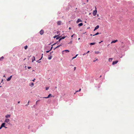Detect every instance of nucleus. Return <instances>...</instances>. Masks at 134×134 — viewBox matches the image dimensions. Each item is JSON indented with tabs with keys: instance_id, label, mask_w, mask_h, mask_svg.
Returning a JSON list of instances; mask_svg holds the SVG:
<instances>
[{
	"instance_id": "nucleus-58",
	"label": "nucleus",
	"mask_w": 134,
	"mask_h": 134,
	"mask_svg": "<svg viewBox=\"0 0 134 134\" xmlns=\"http://www.w3.org/2000/svg\"><path fill=\"white\" fill-rule=\"evenodd\" d=\"M1 86H0V87H1Z\"/></svg>"
},
{
	"instance_id": "nucleus-36",
	"label": "nucleus",
	"mask_w": 134,
	"mask_h": 134,
	"mask_svg": "<svg viewBox=\"0 0 134 134\" xmlns=\"http://www.w3.org/2000/svg\"><path fill=\"white\" fill-rule=\"evenodd\" d=\"M81 88H80L79 90L78 91H80L81 90Z\"/></svg>"
},
{
	"instance_id": "nucleus-38",
	"label": "nucleus",
	"mask_w": 134,
	"mask_h": 134,
	"mask_svg": "<svg viewBox=\"0 0 134 134\" xmlns=\"http://www.w3.org/2000/svg\"><path fill=\"white\" fill-rule=\"evenodd\" d=\"M89 52H90L89 51H88L87 52V53H86V54H87L88 53H89Z\"/></svg>"
},
{
	"instance_id": "nucleus-32",
	"label": "nucleus",
	"mask_w": 134,
	"mask_h": 134,
	"mask_svg": "<svg viewBox=\"0 0 134 134\" xmlns=\"http://www.w3.org/2000/svg\"><path fill=\"white\" fill-rule=\"evenodd\" d=\"M50 51V50H49V51H46V52L47 53H48Z\"/></svg>"
},
{
	"instance_id": "nucleus-10",
	"label": "nucleus",
	"mask_w": 134,
	"mask_h": 134,
	"mask_svg": "<svg viewBox=\"0 0 134 134\" xmlns=\"http://www.w3.org/2000/svg\"><path fill=\"white\" fill-rule=\"evenodd\" d=\"M10 115H6L5 116V117L7 118H10Z\"/></svg>"
},
{
	"instance_id": "nucleus-41",
	"label": "nucleus",
	"mask_w": 134,
	"mask_h": 134,
	"mask_svg": "<svg viewBox=\"0 0 134 134\" xmlns=\"http://www.w3.org/2000/svg\"><path fill=\"white\" fill-rule=\"evenodd\" d=\"M39 100H37V101L36 102V103H37V102L38 101H39Z\"/></svg>"
},
{
	"instance_id": "nucleus-5",
	"label": "nucleus",
	"mask_w": 134,
	"mask_h": 134,
	"mask_svg": "<svg viewBox=\"0 0 134 134\" xmlns=\"http://www.w3.org/2000/svg\"><path fill=\"white\" fill-rule=\"evenodd\" d=\"M60 37H58V35H57L55 36H54L53 37L54 38H55L56 37V40H58V39H59V38Z\"/></svg>"
},
{
	"instance_id": "nucleus-35",
	"label": "nucleus",
	"mask_w": 134,
	"mask_h": 134,
	"mask_svg": "<svg viewBox=\"0 0 134 134\" xmlns=\"http://www.w3.org/2000/svg\"><path fill=\"white\" fill-rule=\"evenodd\" d=\"M31 68V67H28V68L29 69H30V68Z\"/></svg>"
},
{
	"instance_id": "nucleus-22",
	"label": "nucleus",
	"mask_w": 134,
	"mask_h": 134,
	"mask_svg": "<svg viewBox=\"0 0 134 134\" xmlns=\"http://www.w3.org/2000/svg\"><path fill=\"white\" fill-rule=\"evenodd\" d=\"M99 34V32H97L96 33V34H95L94 35H93V36H95V35H98Z\"/></svg>"
},
{
	"instance_id": "nucleus-24",
	"label": "nucleus",
	"mask_w": 134,
	"mask_h": 134,
	"mask_svg": "<svg viewBox=\"0 0 134 134\" xmlns=\"http://www.w3.org/2000/svg\"><path fill=\"white\" fill-rule=\"evenodd\" d=\"M78 55V54H76V55L74 57H73L72 58V59H73L75 58Z\"/></svg>"
},
{
	"instance_id": "nucleus-52",
	"label": "nucleus",
	"mask_w": 134,
	"mask_h": 134,
	"mask_svg": "<svg viewBox=\"0 0 134 134\" xmlns=\"http://www.w3.org/2000/svg\"><path fill=\"white\" fill-rule=\"evenodd\" d=\"M80 38H78V40H80Z\"/></svg>"
},
{
	"instance_id": "nucleus-21",
	"label": "nucleus",
	"mask_w": 134,
	"mask_h": 134,
	"mask_svg": "<svg viewBox=\"0 0 134 134\" xmlns=\"http://www.w3.org/2000/svg\"><path fill=\"white\" fill-rule=\"evenodd\" d=\"M95 53L96 54H98L99 53V51H95Z\"/></svg>"
},
{
	"instance_id": "nucleus-30",
	"label": "nucleus",
	"mask_w": 134,
	"mask_h": 134,
	"mask_svg": "<svg viewBox=\"0 0 134 134\" xmlns=\"http://www.w3.org/2000/svg\"><path fill=\"white\" fill-rule=\"evenodd\" d=\"M72 43V41H71L69 43Z\"/></svg>"
},
{
	"instance_id": "nucleus-53",
	"label": "nucleus",
	"mask_w": 134,
	"mask_h": 134,
	"mask_svg": "<svg viewBox=\"0 0 134 134\" xmlns=\"http://www.w3.org/2000/svg\"><path fill=\"white\" fill-rule=\"evenodd\" d=\"M76 93V92H75V93H74V94H75V93Z\"/></svg>"
},
{
	"instance_id": "nucleus-29",
	"label": "nucleus",
	"mask_w": 134,
	"mask_h": 134,
	"mask_svg": "<svg viewBox=\"0 0 134 134\" xmlns=\"http://www.w3.org/2000/svg\"><path fill=\"white\" fill-rule=\"evenodd\" d=\"M29 101H28V102L27 103V104L26 105V106H27L29 104Z\"/></svg>"
},
{
	"instance_id": "nucleus-49",
	"label": "nucleus",
	"mask_w": 134,
	"mask_h": 134,
	"mask_svg": "<svg viewBox=\"0 0 134 134\" xmlns=\"http://www.w3.org/2000/svg\"><path fill=\"white\" fill-rule=\"evenodd\" d=\"M20 103V101H18V104H19Z\"/></svg>"
},
{
	"instance_id": "nucleus-43",
	"label": "nucleus",
	"mask_w": 134,
	"mask_h": 134,
	"mask_svg": "<svg viewBox=\"0 0 134 134\" xmlns=\"http://www.w3.org/2000/svg\"><path fill=\"white\" fill-rule=\"evenodd\" d=\"M86 53H84L83 54V55H86Z\"/></svg>"
},
{
	"instance_id": "nucleus-16",
	"label": "nucleus",
	"mask_w": 134,
	"mask_h": 134,
	"mask_svg": "<svg viewBox=\"0 0 134 134\" xmlns=\"http://www.w3.org/2000/svg\"><path fill=\"white\" fill-rule=\"evenodd\" d=\"M83 24L82 23H81L78 24V25L79 26H82L83 25Z\"/></svg>"
},
{
	"instance_id": "nucleus-54",
	"label": "nucleus",
	"mask_w": 134,
	"mask_h": 134,
	"mask_svg": "<svg viewBox=\"0 0 134 134\" xmlns=\"http://www.w3.org/2000/svg\"><path fill=\"white\" fill-rule=\"evenodd\" d=\"M98 19H100V18H98Z\"/></svg>"
},
{
	"instance_id": "nucleus-47",
	"label": "nucleus",
	"mask_w": 134,
	"mask_h": 134,
	"mask_svg": "<svg viewBox=\"0 0 134 134\" xmlns=\"http://www.w3.org/2000/svg\"><path fill=\"white\" fill-rule=\"evenodd\" d=\"M69 29H70H70H71V27H69Z\"/></svg>"
},
{
	"instance_id": "nucleus-23",
	"label": "nucleus",
	"mask_w": 134,
	"mask_h": 134,
	"mask_svg": "<svg viewBox=\"0 0 134 134\" xmlns=\"http://www.w3.org/2000/svg\"><path fill=\"white\" fill-rule=\"evenodd\" d=\"M11 80V79L10 77H8V79H7V81H9Z\"/></svg>"
},
{
	"instance_id": "nucleus-46",
	"label": "nucleus",
	"mask_w": 134,
	"mask_h": 134,
	"mask_svg": "<svg viewBox=\"0 0 134 134\" xmlns=\"http://www.w3.org/2000/svg\"><path fill=\"white\" fill-rule=\"evenodd\" d=\"M74 35H72L71 36V37H73V36Z\"/></svg>"
},
{
	"instance_id": "nucleus-55",
	"label": "nucleus",
	"mask_w": 134,
	"mask_h": 134,
	"mask_svg": "<svg viewBox=\"0 0 134 134\" xmlns=\"http://www.w3.org/2000/svg\"><path fill=\"white\" fill-rule=\"evenodd\" d=\"M90 35L92 36V34H91Z\"/></svg>"
},
{
	"instance_id": "nucleus-31",
	"label": "nucleus",
	"mask_w": 134,
	"mask_h": 134,
	"mask_svg": "<svg viewBox=\"0 0 134 134\" xmlns=\"http://www.w3.org/2000/svg\"><path fill=\"white\" fill-rule=\"evenodd\" d=\"M61 40V38H60L59 39V41H59V42H60V40Z\"/></svg>"
},
{
	"instance_id": "nucleus-39",
	"label": "nucleus",
	"mask_w": 134,
	"mask_h": 134,
	"mask_svg": "<svg viewBox=\"0 0 134 134\" xmlns=\"http://www.w3.org/2000/svg\"><path fill=\"white\" fill-rule=\"evenodd\" d=\"M52 48H53V47H52H52H51V49H50V51H51V50H52Z\"/></svg>"
},
{
	"instance_id": "nucleus-34",
	"label": "nucleus",
	"mask_w": 134,
	"mask_h": 134,
	"mask_svg": "<svg viewBox=\"0 0 134 134\" xmlns=\"http://www.w3.org/2000/svg\"><path fill=\"white\" fill-rule=\"evenodd\" d=\"M2 127H3L2 126H1L0 127V129H1Z\"/></svg>"
},
{
	"instance_id": "nucleus-9",
	"label": "nucleus",
	"mask_w": 134,
	"mask_h": 134,
	"mask_svg": "<svg viewBox=\"0 0 134 134\" xmlns=\"http://www.w3.org/2000/svg\"><path fill=\"white\" fill-rule=\"evenodd\" d=\"M118 41L117 40H114L113 41H112L111 42V43H115V42H117Z\"/></svg>"
},
{
	"instance_id": "nucleus-57",
	"label": "nucleus",
	"mask_w": 134,
	"mask_h": 134,
	"mask_svg": "<svg viewBox=\"0 0 134 134\" xmlns=\"http://www.w3.org/2000/svg\"><path fill=\"white\" fill-rule=\"evenodd\" d=\"M97 16H98V15H97Z\"/></svg>"
},
{
	"instance_id": "nucleus-42",
	"label": "nucleus",
	"mask_w": 134,
	"mask_h": 134,
	"mask_svg": "<svg viewBox=\"0 0 134 134\" xmlns=\"http://www.w3.org/2000/svg\"><path fill=\"white\" fill-rule=\"evenodd\" d=\"M12 76H11L9 77L11 79V78L12 77Z\"/></svg>"
},
{
	"instance_id": "nucleus-44",
	"label": "nucleus",
	"mask_w": 134,
	"mask_h": 134,
	"mask_svg": "<svg viewBox=\"0 0 134 134\" xmlns=\"http://www.w3.org/2000/svg\"><path fill=\"white\" fill-rule=\"evenodd\" d=\"M78 92H79L78 91H76V93Z\"/></svg>"
},
{
	"instance_id": "nucleus-15",
	"label": "nucleus",
	"mask_w": 134,
	"mask_h": 134,
	"mask_svg": "<svg viewBox=\"0 0 134 134\" xmlns=\"http://www.w3.org/2000/svg\"><path fill=\"white\" fill-rule=\"evenodd\" d=\"M34 83H31L30 84V86L32 87L34 86Z\"/></svg>"
},
{
	"instance_id": "nucleus-20",
	"label": "nucleus",
	"mask_w": 134,
	"mask_h": 134,
	"mask_svg": "<svg viewBox=\"0 0 134 134\" xmlns=\"http://www.w3.org/2000/svg\"><path fill=\"white\" fill-rule=\"evenodd\" d=\"M95 44V43H90V44L91 45H94Z\"/></svg>"
},
{
	"instance_id": "nucleus-4",
	"label": "nucleus",
	"mask_w": 134,
	"mask_h": 134,
	"mask_svg": "<svg viewBox=\"0 0 134 134\" xmlns=\"http://www.w3.org/2000/svg\"><path fill=\"white\" fill-rule=\"evenodd\" d=\"M40 33L41 35H43L44 33V31L43 30H41L40 31Z\"/></svg>"
},
{
	"instance_id": "nucleus-13",
	"label": "nucleus",
	"mask_w": 134,
	"mask_h": 134,
	"mask_svg": "<svg viewBox=\"0 0 134 134\" xmlns=\"http://www.w3.org/2000/svg\"><path fill=\"white\" fill-rule=\"evenodd\" d=\"M51 96V94H49L48 96L47 97H44L43 98H49L50 96Z\"/></svg>"
},
{
	"instance_id": "nucleus-3",
	"label": "nucleus",
	"mask_w": 134,
	"mask_h": 134,
	"mask_svg": "<svg viewBox=\"0 0 134 134\" xmlns=\"http://www.w3.org/2000/svg\"><path fill=\"white\" fill-rule=\"evenodd\" d=\"M5 123H3L1 125V126H2V127H5V128H7V127H6L5 126Z\"/></svg>"
},
{
	"instance_id": "nucleus-25",
	"label": "nucleus",
	"mask_w": 134,
	"mask_h": 134,
	"mask_svg": "<svg viewBox=\"0 0 134 134\" xmlns=\"http://www.w3.org/2000/svg\"><path fill=\"white\" fill-rule=\"evenodd\" d=\"M33 58H34V60H32V62H33V61H34V60H35V57L34 56L33 57Z\"/></svg>"
},
{
	"instance_id": "nucleus-14",
	"label": "nucleus",
	"mask_w": 134,
	"mask_h": 134,
	"mask_svg": "<svg viewBox=\"0 0 134 134\" xmlns=\"http://www.w3.org/2000/svg\"><path fill=\"white\" fill-rule=\"evenodd\" d=\"M62 45L61 44H60V45L57 46V47H56L55 48H54V50L55 49H56V48H57L59 47L60 46H61Z\"/></svg>"
},
{
	"instance_id": "nucleus-40",
	"label": "nucleus",
	"mask_w": 134,
	"mask_h": 134,
	"mask_svg": "<svg viewBox=\"0 0 134 134\" xmlns=\"http://www.w3.org/2000/svg\"><path fill=\"white\" fill-rule=\"evenodd\" d=\"M56 44V43H54L52 45V46H53V45H54L55 44Z\"/></svg>"
},
{
	"instance_id": "nucleus-56",
	"label": "nucleus",
	"mask_w": 134,
	"mask_h": 134,
	"mask_svg": "<svg viewBox=\"0 0 134 134\" xmlns=\"http://www.w3.org/2000/svg\"><path fill=\"white\" fill-rule=\"evenodd\" d=\"M41 59H41H40L39 60H40Z\"/></svg>"
},
{
	"instance_id": "nucleus-50",
	"label": "nucleus",
	"mask_w": 134,
	"mask_h": 134,
	"mask_svg": "<svg viewBox=\"0 0 134 134\" xmlns=\"http://www.w3.org/2000/svg\"><path fill=\"white\" fill-rule=\"evenodd\" d=\"M37 62H38V63H40V62H39V60H38L37 61Z\"/></svg>"
},
{
	"instance_id": "nucleus-45",
	"label": "nucleus",
	"mask_w": 134,
	"mask_h": 134,
	"mask_svg": "<svg viewBox=\"0 0 134 134\" xmlns=\"http://www.w3.org/2000/svg\"><path fill=\"white\" fill-rule=\"evenodd\" d=\"M76 68L75 67L74 68V70H75Z\"/></svg>"
},
{
	"instance_id": "nucleus-48",
	"label": "nucleus",
	"mask_w": 134,
	"mask_h": 134,
	"mask_svg": "<svg viewBox=\"0 0 134 134\" xmlns=\"http://www.w3.org/2000/svg\"><path fill=\"white\" fill-rule=\"evenodd\" d=\"M103 42V41H101V42H99V43H101V42Z\"/></svg>"
},
{
	"instance_id": "nucleus-28",
	"label": "nucleus",
	"mask_w": 134,
	"mask_h": 134,
	"mask_svg": "<svg viewBox=\"0 0 134 134\" xmlns=\"http://www.w3.org/2000/svg\"><path fill=\"white\" fill-rule=\"evenodd\" d=\"M51 58H52L51 56L50 57H48V59H49L50 60V59H51Z\"/></svg>"
},
{
	"instance_id": "nucleus-26",
	"label": "nucleus",
	"mask_w": 134,
	"mask_h": 134,
	"mask_svg": "<svg viewBox=\"0 0 134 134\" xmlns=\"http://www.w3.org/2000/svg\"><path fill=\"white\" fill-rule=\"evenodd\" d=\"M49 88V87H46V90H48Z\"/></svg>"
},
{
	"instance_id": "nucleus-37",
	"label": "nucleus",
	"mask_w": 134,
	"mask_h": 134,
	"mask_svg": "<svg viewBox=\"0 0 134 134\" xmlns=\"http://www.w3.org/2000/svg\"><path fill=\"white\" fill-rule=\"evenodd\" d=\"M97 60H98L97 59L96 60H93V62H95V61H96Z\"/></svg>"
},
{
	"instance_id": "nucleus-11",
	"label": "nucleus",
	"mask_w": 134,
	"mask_h": 134,
	"mask_svg": "<svg viewBox=\"0 0 134 134\" xmlns=\"http://www.w3.org/2000/svg\"><path fill=\"white\" fill-rule=\"evenodd\" d=\"M69 52V51L68 50H64V51H63V54H64V52Z\"/></svg>"
},
{
	"instance_id": "nucleus-6",
	"label": "nucleus",
	"mask_w": 134,
	"mask_h": 134,
	"mask_svg": "<svg viewBox=\"0 0 134 134\" xmlns=\"http://www.w3.org/2000/svg\"><path fill=\"white\" fill-rule=\"evenodd\" d=\"M118 62V61L117 60L115 61H114L112 63L113 65H114L117 63Z\"/></svg>"
},
{
	"instance_id": "nucleus-27",
	"label": "nucleus",
	"mask_w": 134,
	"mask_h": 134,
	"mask_svg": "<svg viewBox=\"0 0 134 134\" xmlns=\"http://www.w3.org/2000/svg\"><path fill=\"white\" fill-rule=\"evenodd\" d=\"M65 37L64 36L63 37H62L60 38L61 40L64 39L65 38Z\"/></svg>"
},
{
	"instance_id": "nucleus-18",
	"label": "nucleus",
	"mask_w": 134,
	"mask_h": 134,
	"mask_svg": "<svg viewBox=\"0 0 134 134\" xmlns=\"http://www.w3.org/2000/svg\"><path fill=\"white\" fill-rule=\"evenodd\" d=\"M113 59L112 58H109V62H111Z\"/></svg>"
},
{
	"instance_id": "nucleus-19",
	"label": "nucleus",
	"mask_w": 134,
	"mask_h": 134,
	"mask_svg": "<svg viewBox=\"0 0 134 134\" xmlns=\"http://www.w3.org/2000/svg\"><path fill=\"white\" fill-rule=\"evenodd\" d=\"M28 46H26L24 47V48L25 49H26L27 48Z\"/></svg>"
},
{
	"instance_id": "nucleus-7",
	"label": "nucleus",
	"mask_w": 134,
	"mask_h": 134,
	"mask_svg": "<svg viewBox=\"0 0 134 134\" xmlns=\"http://www.w3.org/2000/svg\"><path fill=\"white\" fill-rule=\"evenodd\" d=\"M61 24V21H58L57 22V24L58 25H60Z\"/></svg>"
},
{
	"instance_id": "nucleus-12",
	"label": "nucleus",
	"mask_w": 134,
	"mask_h": 134,
	"mask_svg": "<svg viewBox=\"0 0 134 134\" xmlns=\"http://www.w3.org/2000/svg\"><path fill=\"white\" fill-rule=\"evenodd\" d=\"M82 21L80 19H78L76 23H79L80 22H81Z\"/></svg>"
},
{
	"instance_id": "nucleus-51",
	"label": "nucleus",
	"mask_w": 134,
	"mask_h": 134,
	"mask_svg": "<svg viewBox=\"0 0 134 134\" xmlns=\"http://www.w3.org/2000/svg\"><path fill=\"white\" fill-rule=\"evenodd\" d=\"M88 0H87V2H88Z\"/></svg>"
},
{
	"instance_id": "nucleus-33",
	"label": "nucleus",
	"mask_w": 134,
	"mask_h": 134,
	"mask_svg": "<svg viewBox=\"0 0 134 134\" xmlns=\"http://www.w3.org/2000/svg\"><path fill=\"white\" fill-rule=\"evenodd\" d=\"M35 80V79H34L32 81H34Z\"/></svg>"
},
{
	"instance_id": "nucleus-1",
	"label": "nucleus",
	"mask_w": 134,
	"mask_h": 134,
	"mask_svg": "<svg viewBox=\"0 0 134 134\" xmlns=\"http://www.w3.org/2000/svg\"><path fill=\"white\" fill-rule=\"evenodd\" d=\"M10 120L9 119L7 118L5 119L4 122L7 123L8 124H10Z\"/></svg>"
},
{
	"instance_id": "nucleus-2",
	"label": "nucleus",
	"mask_w": 134,
	"mask_h": 134,
	"mask_svg": "<svg viewBox=\"0 0 134 134\" xmlns=\"http://www.w3.org/2000/svg\"><path fill=\"white\" fill-rule=\"evenodd\" d=\"M95 9H96V10H94L93 12V14L94 16H95L96 15L97 13V12L96 10V7H95Z\"/></svg>"
},
{
	"instance_id": "nucleus-17",
	"label": "nucleus",
	"mask_w": 134,
	"mask_h": 134,
	"mask_svg": "<svg viewBox=\"0 0 134 134\" xmlns=\"http://www.w3.org/2000/svg\"><path fill=\"white\" fill-rule=\"evenodd\" d=\"M4 58V57L2 56L1 58H0V60H2Z\"/></svg>"
},
{
	"instance_id": "nucleus-8",
	"label": "nucleus",
	"mask_w": 134,
	"mask_h": 134,
	"mask_svg": "<svg viewBox=\"0 0 134 134\" xmlns=\"http://www.w3.org/2000/svg\"><path fill=\"white\" fill-rule=\"evenodd\" d=\"M99 27V26L98 25H97L96 27L95 28V29L94 30V31H95L96 30L98 29Z\"/></svg>"
}]
</instances>
